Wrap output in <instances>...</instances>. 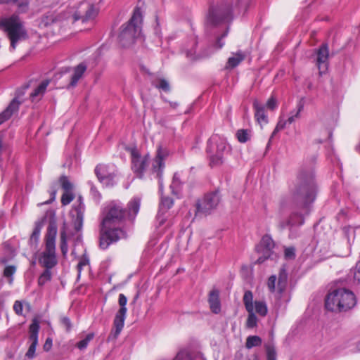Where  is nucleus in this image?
I'll return each instance as SVG.
<instances>
[{"label": "nucleus", "instance_id": "nucleus-54", "mask_svg": "<svg viewBox=\"0 0 360 360\" xmlns=\"http://www.w3.org/2000/svg\"><path fill=\"white\" fill-rule=\"evenodd\" d=\"M51 198L49 200H46L42 203H40L39 204V205H46V204H50L54 200H55V198H56V192H53L52 194H51Z\"/></svg>", "mask_w": 360, "mask_h": 360}, {"label": "nucleus", "instance_id": "nucleus-56", "mask_svg": "<svg viewBox=\"0 0 360 360\" xmlns=\"http://www.w3.org/2000/svg\"><path fill=\"white\" fill-rule=\"evenodd\" d=\"M39 235V230L35 229L32 233V237H38Z\"/></svg>", "mask_w": 360, "mask_h": 360}, {"label": "nucleus", "instance_id": "nucleus-43", "mask_svg": "<svg viewBox=\"0 0 360 360\" xmlns=\"http://www.w3.org/2000/svg\"><path fill=\"white\" fill-rule=\"evenodd\" d=\"M89 264V257L84 254L79 259V262L77 264V270H78V273H79V275L80 274L82 269L86 266H88Z\"/></svg>", "mask_w": 360, "mask_h": 360}, {"label": "nucleus", "instance_id": "nucleus-40", "mask_svg": "<svg viewBox=\"0 0 360 360\" xmlns=\"http://www.w3.org/2000/svg\"><path fill=\"white\" fill-rule=\"evenodd\" d=\"M266 358L267 360H276V352L274 345H266Z\"/></svg>", "mask_w": 360, "mask_h": 360}, {"label": "nucleus", "instance_id": "nucleus-59", "mask_svg": "<svg viewBox=\"0 0 360 360\" xmlns=\"http://www.w3.org/2000/svg\"><path fill=\"white\" fill-rule=\"evenodd\" d=\"M35 264H36V262L34 260L32 262V265H35Z\"/></svg>", "mask_w": 360, "mask_h": 360}, {"label": "nucleus", "instance_id": "nucleus-46", "mask_svg": "<svg viewBox=\"0 0 360 360\" xmlns=\"http://www.w3.org/2000/svg\"><path fill=\"white\" fill-rule=\"evenodd\" d=\"M285 257L288 259H294L295 257V250L292 247L287 248L285 249Z\"/></svg>", "mask_w": 360, "mask_h": 360}, {"label": "nucleus", "instance_id": "nucleus-19", "mask_svg": "<svg viewBox=\"0 0 360 360\" xmlns=\"http://www.w3.org/2000/svg\"><path fill=\"white\" fill-rule=\"evenodd\" d=\"M329 51L326 44L322 45L317 51L316 65L319 74H323L328 69Z\"/></svg>", "mask_w": 360, "mask_h": 360}, {"label": "nucleus", "instance_id": "nucleus-53", "mask_svg": "<svg viewBox=\"0 0 360 360\" xmlns=\"http://www.w3.org/2000/svg\"><path fill=\"white\" fill-rule=\"evenodd\" d=\"M52 346V340L51 338H47L46 342L44 345V349L45 351H49Z\"/></svg>", "mask_w": 360, "mask_h": 360}, {"label": "nucleus", "instance_id": "nucleus-51", "mask_svg": "<svg viewBox=\"0 0 360 360\" xmlns=\"http://www.w3.org/2000/svg\"><path fill=\"white\" fill-rule=\"evenodd\" d=\"M288 124L287 121L280 117L276 126V131H281L283 129L286 125Z\"/></svg>", "mask_w": 360, "mask_h": 360}, {"label": "nucleus", "instance_id": "nucleus-16", "mask_svg": "<svg viewBox=\"0 0 360 360\" xmlns=\"http://www.w3.org/2000/svg\"><path fill=\"white\" fill-rule=\"evenodd\" d=\"M39 328V321L37 319L34 318L29 327V339L31 344L25 354V356L30 359H32L35 356Z\"/></svg>", "mask_w": 360, "mask_h": 360}, {"label": "nucleus", "instance_id": "nucleus-4", "mask_svg": "<svg viewBox=\"0 0 360 360\" xmlns=\"http://www.w3.org/2000/svg\"><path fill=\"white\" fill-rule=\"evenodd\" d=\"M142 20L143 18L140 9L136 8L128 22L120 27L118 41L122 47L131 46L140 37Z\"/></svg>", "mask_w": 360, "mask_h": 360}, {"label": "nucleus", "instance_id": "nucleus-27", "mask_svg": "<svg viewBox=\"0 0 360 360\" xmlns=\"http://www.w3.org/2000/svg\"><path fill=\"white\" fill-rule=\"evenodd\" d=\"M50 81L49 79H46L42 81L37 87H36L34 91L31 93L30 97L34 101L35 99L40 98L44 94L47 86H49Z\"/></svg>", "mask_w": 360, "mask_h": 360}, {"label": "nucleus", "instance_id": "nucleus-39", "mask_svg": "<svg viewBox=\"0 0 360 360\" xmlns=\"http://www.w3.org/2000/svg\"><path fill=\"white\" fill-rule=\"evenodd\" d=\"M75 195L72 191H67L63 193L61 197V203L63 205H69L74 199Z\"/></svg>", "mask_w": 360, "mask_h": 360}, {"label": "nucleus", "instance_id": "nucleus-50", "mask_svg": "<svg viewBox=\"0 0 360 360\" xmlns=\"http://www.w3.org/2000/svg\"><path fill=\"white\" fill-rule=\"evenodd\" d=\"M266 107L270 110H274L277 107V102L275 98L270 97L266 102Z\"/></svg>", "mask_w": 360, "mask_h": 360}, {"label": "nucleus", "instance_id": "nucleus-57", "mask_svg": "<svg viewBox=\"0 0 360 360\" xmlns=\"http://www.w3.org/2000/svg\"><path fill=\"white\" fill-rule=\"evenodd\" d=\"M8 2V0H0V4H4Z\"/></svg>", "mask_w": 360, "mask_h": 360}, {"label": "nucleus", "instance_id": "nucleus-28", "mask_svg": "<svg viewBox=\"0 0 360 360\" xmlns=\"http://www.w3.org/2000/svg\"><path fill=\"white\" fill-rule=\"evenodd\" d=\"M244 59L245 55L240 51L237 52L236 53H234L233 56L229 58L226 68L230 69L234 68Z\"/></svg>", "mask_w": 360, "mask_h": 360}, {"label": "nucleus", "instance_id": "nucleus-49", "mask_svg": "<svg viewBox=\"0 0 360 360\" xmlns=\"http://www.w3.org/2000/svg\"><path fill=\"white\" fill-rule=\"evenodd\" d=\"M60 322L65 327L68 331H70L72 328L71 321L69 318L64 316L60 319Z\"/></svg>", "mask_w": 360, "mask_h": 360}, {"label": "nucleus", "instance_id": "nucleus-13", "mask_svg": "<svg viewBox=\"0 0 360 360\" xmlns=\"http://www.w3.org/2000/svg\"><path fill=\"white\" fill-rule=\"evenodd\" d=\"M95 173L101 183L110 186L115 183L117 170L113 165H98L95 169Z\"/></svg>", "mask_w": 360, "mask_h": 360}, {"label": "nucleus", "instance_id": "nucleus-22", "mask_svg": "<svg viewBox=\"0 0 360 360\" xmlns=\"http://www.w3.org/2000/svg\"><path fill=\"white\" fill-rule=\"evenodd\" d=\"M173 205V200L169 197H162L161 201L160 204L159 212L158 214V220L159 221V224L162 225L165 222V217L163 214L166 212L169 209H170Z\"/></svg>", "mask_w": 360, "mask_h": 360}, {"label": "nucleus", "instance_id": "nucleus-2", "mask_svg": "<svg viewBox=\"0 0 360 360\" xmlns=\"http://www.w3.org/2000/svg\"><path fill=\"white\" fill-rule=\"evenodd\" d=\"M98 9L94 5L87 3H81L77 8H69L65 11L56 15L47 16L45 25L51 23L73 24L81 19L82 21H88L96 18L98 14Z\"/></svg>", "mask_w": 360, "mask_h": 360}, {"label": "nucleus", "instance_id": "nucleus-1", "mask_svg": "<svg viewBox=\"0 0 360 360\" xmlns=\"http://www.w3.org/2000/svg\"><path fill=\"white\" fill-rule=\"evenodd\" d=\"M127 219V212L119 202H111L108 207L106 215L103 219L101 230V248L105 250L109 245L125 237V231L122 226Z\"/></svg>", "mask_w": 360, "mask_h": 360}, {"label": "nucleus", "instance_id": "nucleus-26", "mask_svg": "<svg viewBox=\"0 0 360 360\" xmlns=\"http://www.w3.org/2000/svg\"><path fill=\"white\" fill-rule=\"evenodd\" d=\"M141 205V198L139 197L133 198L128 203V212L127 217L134 219L139 211Z\"/></svg>", "mask_w": 360, "mask_h": 360}, {"label": "nucleus", "instance_id": "nucleus-38", "mask_svg": "<svg viewBox=\"0 0 360 360\" xmlns=\"http://www.w3.org/2000/svg\"><path fill=\"white\" fill-rule=\"evenodd\" d=\"M238 140L240 143L247 142L250 137V132L247 129H239L236 133Z\"/></svg>", "mask_w": 360, "mask_h": 360}, {"label": "nucleus", "instance_id": "nucleus-52", "mask_svg": "<svg viewBox=\"0 0 360 360\" xmlns=\"http://www.w3.org/2000/svg\"><path fill=\"white\" fill-rule=\"evenodd\" d=\"M186 56L191 59V60H193V59H195L197 58L198 57L196 56L195 55V50L192 49L191 50H188L186 51Z\"/></svg>", "mask_w": 360, "mask_h": 360}, {"label": "nucleus", "instance_id": "nucleus-31", "mask_svg": "<svg viewBox=\"0 0 360 360\" xmlns=\"http://www.w3.org/2000/svg\"><path fill=\"white\" fill-rule=\"evenodd\" d=\"M304 224V217L302 214L293 212L288 221V224L290 226H300Z\"/></svg>", "mask_w": 360, "mask_h": 360}, {"label": "nucleus", "instance_id": "nucleus-36", "mask_svg": "<svg viewBox=\"0 0 360 360\" xmlns=\"http://www.w3.org/2000/svg\"><path fill=\"white\" fill-rule=\"evenodd\" d=\"M51 279V272L49 269H46L38 278L39 285H44Z\"/></svg>", "mask_w": 360, "mask_h": 360}, {"label": "nucleus", "instance_id": "nucleus-34", "mask_svg": "<svg viewBox=\"0 0 360 360\" xmlns=\"http://www.w3.org/2000/svg\"><path fill=\"white\" fill-rule=\"evenodd\" d=\"M94 333H90L87 334L83 340L79 341L77 343V345H76L77 347L80 350H83V349H86L89 343L94 339Z\"/></svg>", "mask_w": 360, "mask_h": 360}, {"label": "nucleus", "instance_id": "nucleus-11", "mask_svg": "<svg viewBox=\"0 0 360 360\" xmlns=\"http://www.w3.org/2000/svg\"><path fill=\"white\" fill-rule=\"evenodd\" d=\"M169 151L167 148L159 146L157 149L156 156L153 160L151 172L155 177L159 179L160 191L162 190V175L165 168V160L169 156Z\"/></svg>", "mask_w": 360, "mask_h": 360}, {"label": "nucleus", "instance_id": "nucleus-37", "mask_svg": "<svg viewBox=\"0 0 360 360\" xmlns=\"http://www.w3.org/2000/svg\"><path fill=\"white\" fill-rule=\"evenodd\" d=\"M16 271V266L14 265H9L5 267L4 271V276L8 278L10 284L13 283V276Z\"/></svg>", "mask_w": 360, "mask_h": 360}, {"label": "nucleus", "instance_id": "nucleus-10", "mask_svg": "<svg viewBox=\"0 0 360 360\" xmlns=\"http://www.w3.org/2000/svg\"><path fill=\"white\" fill-rule=\"evenodd\" d=\"M220 200L221 196L218 191L206 193L196 202L195 215L210 214L218 207Z\"/></svg>", "mask_w": 360, "mask_h": 360}, {"label": "nucleus", "instance_id": "nucleus-7", "mask_svg": "<svg viewBox=\"0 0 360 360\" xmlns=\"http://www.w3.org/2000/svg\"><path fill=\"white\" fill-rule=\"evenodd\" d=\"M233 10V0H224L217 5L212 6L206 18L207 25L216 26L230 21L232 19Z\"/></svg>", "mask_w": 360, "mask_h": 360}, {"label": "nucleus", "instance_id": "nucleus-41", "mask_svg": "<svg viewBox=\"0 0 360 360\" xmlns=\"http://www.w3.org/2000/svg\"><path fill=\"white\" fill-rule=\"evenodd\" d=\"M60 249L63 255L64 256L66 255L68 248L66 238V233L65 231L62 232L60 234Z\"/></svg>", "mask_w": 360, "mask_h": 360}, {"label": "nucleus", "instance_id": "nucleus-21", "mask_svg": "<svg viewBox=\"0 0 360 360\" xmlns=\"http://www.w3.org/2000/svg\"><path fill=\"white\" fill-rule=\"evenodd\" d=\"M86 70V65L84 63H80L73 68L70 77V81L66 88L70 89L77 86L79 80L83 77Z\"/></svg>", "mask_w": 360, "mask_h": 360}, {"label": "nucleus", "instance_id": "nucleus-29", "mask_svg": "<svg viewBox=\"0 0 360 360\" xmlns=\"http://www.w3.org/2000/svg\"><path fill=\"white\" fill-rule=\"evenodd\" d=\"M254 311L261 316H265L268 312L267 305L264 301H255L253 303Z\"/></svg>", "mask_w": 360, "mask_h": 360}, {"label": "nucleus", "instance_id": "nucleus-45", "mask_svg": "<svg viewBox=\"0 0 360 360\" xmlns=\"http://www.w3.org/2000/svg\"><path fill=\"white\" fill-rule=\"evenodd\" d=\"M60 182L61 184L62 188L64 189L65 191H72V184L69 181L68 178L65 176H63L60 179Z\"/></svg>", "mask_w": 360, "mask_h": 360}, {"label": "nucleus", "instance_id": "nucleus-55", "mask_svg": "<svg viewBox=\"0 0 360 360\" xmlns=\"http://www.w3.org/2000/svg\"><path fill=\"white\" fill-rule=\"evenodd\" d=\"M279 131H276V128L274 129V130L273 131L271 136H270V139L269 140V143L271 141V139L274 138V136H276V134Z\"/></svg>", "mask_w": 360, "mask_h": 360}, {"label": "nucleus", "instance_id": "nucleus-14", "mask_svg": "<svg viewBox=\"0 0 360 360\" xmlns=\"http://www.w3.org/2000/svg\"><path fill=\"white\" fill-rule=\"evenodd\" d=\"M118 302L120 308L116 313L113 321V325L115 328L114 335L115 338L120 335L124 325V321L127 311V309L126 307L127 303V297L124 294H120Z\"/></svg>", "mask_w": 360, "mask_h": 360}, {"label": "nucleus", "instance_id": "nucleus-15", "mask_svg": "<svg viewBox=\"0 0 360 360\" xmlns=\"http://www.w3.org/2000/svg\"><path fill=\"white\" fill-rule=\"evenodd\" d=\"M288 274L284 269H281L279 274V277L276 283V276L273 275L271 276L267 282V286L269 290L271 292H277L278 297H281L282 293L285 290L287 286Z\"/></svg>", "mask_w": 360, "mask_h": 360}, {"label": "nucleus", "instance_id": "nucleus-47", "mask_svg": "<svg viewBox=\"0 0 360 360\" xmlns=\"http://www.w3.org/2000/svg\"><path fill=\"white\" fill-rule=\"evenodd\" d=\"M23 306L21 302L15 301L13 305V310L18 315H22Z\"/></svg>", "mask_w": 360, "mask_h": 360}, {"label": "nucleus", "instance_id": "nucleus-24", "mask_svg": "<svg viewBox=\"0 0 360 360\" xmlns=\"http://www.w3.org/2000/svg\"><path fill=\"white\" fill-rule=\"evenodd\" d=\"M20 102L14 98L6 109L0 114V124L8 120L14 112L18 110Z\"/></svg>", "mask_w": 360, "mask_h": 360}, {"label": "nucleus", "instance_id": "nucleus-12", "mask_svg": "<svg viewBox=\"0 0 360 360\" xmlns=\"http://www.w3.org/2000/svg\"><path fill=\"white\" fill-rule=\"evenodd\" d=\"M85 205L82 196H79L70 212L71 225L75 233H79L83 226Z\"/></svg>", "mask_w": 360, "mask_h": 360}, {"label": "nucleus", "instance_id": "nucleus-3", "mask_svg": "<svg viewBox=\"0 0 360 360\" xmlns=\"http://www.w3.org/2000/svg\"><path fill=\"white\" fill-rule=\"evenodd\" d=\"M315 195V186L312 174L300 172L297 176L294 188L291 190L292 201L302 207H306L314 200Z\"/></svg>", "mask_w": 360, "mask_h": 360}, {"label": "nucleus", "instance_id": "nucleus-44", "mask_svg": "<svg viewBox=\"0 0 360 360\" xmlns=\"http://www.w3.org/2000/svg\"><path fill=\"white\" fill-rule=\"evenodd\" d=\"M154 85L156 88L162 89L165 91H169V84L167 80L165 79H160L158 81V83H154Z\"/></svg>", "mask_w": 360, "mask_h": 360}, {"label": "nucleus", "instance_id": "nucleus-18", "mask_svg": "<svg viewBox=\"0 0 360 360\" xmlns=\"http://www.w3.org/2000/svg\"><path fill=\"white\" fill-rule=\"evenodd\" d=\"M243 301L245 309L248 312L246 326L248 328H252L255 327L257 323V318L254 312L252 292L250 290L245 291L243 295Z\"/></svg>", "mask_w": 360, "mask_h": 360}, {"label": "nucleus", "instance_id": "nucleus-32", "mask_svg": "<svg viewBox=\"0 0 360 360\" xmlns=\"http://www.w3.org/2000/svg\"><path fill=\"white\" fill-rule=\"evenodd\" d=\"M262 344V339L257 335L249 336L246 339L245 347L251 349L254 347L259 346Z\"/></svg>", "mask_w": 360, "mask_h": 360}, {"label": "nucleus", "instance_id": "nucleus-23", "mask_svg": "<svg viewBox=\"0 0 360 360\" xmlns=\"http://www.w3.org/2000/svg\"><path fill=\"white\" fill-rule=\"evenodd\" d=\"M253 107L255 110V117L258 123L261 126L267 124L268 118L264 112V107L257 100L254 101Z\"/></svg>", "mask_w": 360, "mask_h": 360}, {"label": "nucleus", "instance_id": "nucleus-6", "mask_svg": "<svg viewBox=\"0 0 360 360\" xmlns=\"http://www.w3.org/2000/svg\"><path fill=\"white\" fill-rule=\"evenodd\" d=\"M57 227L54 224H50L46 235V248L39 257V263L46 269H52L57 264L56 255V238Z\"/></svg>", "mask_w": 360, "mask_h": 360}, {"label": "nucleus", "instance_id": "nucleus-17", "mask_svg": "<svg viewBox=\"0 0 360 360\" xmlns=\"http://www.w3.org/2000/svg\"><path fill=\"white\" fill-rule=\"evenodd\" d=\"M131 169L139 177L143 176L145 168L148 162V156H141L136 148H131Z\"/></svg>", "mask_w": 360, "mask_h": 360}, {"label": "nucleus", "instance_id": "nucleus-33", "mask_svg": "<svg viewBox=\"0 0 360 360\" xmlns=\"http://www.w3.org/2000/svg\"><path fill=\"white\" fill-rule=\"evenodd\" d=\"M303 110V105L299 104L297 106V109L296 110H292L290 112V116L286 120L288 124L293 123L295 120L299 119L300 117V113Z\"/></svg>", "mask_w": 360, "mask_h": 360}, {"label": "nucleus", "instance_id": "nucleus-60", "mask_svg": "<svg viewBox=\"0 0 360 360\" xmlns=\"http://www.w3.org/2000/svg\"><path fill=\"white\" fill-rule=\"evenodd\" d=\"M238 1H237V2H236V3H235V4H234V5H235V6H236L238 5Z\"/></svg>", "mask_w": 360, "mask_h": 360}, {"label": "nucleus", "instance_id": "nucleus-30", "mask_svg": "<svg viewBox=\"0 0 360 360\" xmlns=\"http://www.w3.org/2000/svg\"><path fill=\"white\" fill-rule=\"evenodd\" d=\"M181 186V182L180 180L179 175L178 174H174V175L173 176L172 182L170 185V188L172 189L173 194L179 195L180 193Z\"/></svg>", "mask_w": 360, "mask_h": 360}, {"label": "nucleus", "instance_id": "nucleus-20", "mask_svg": "<svg viewBox=\"0 0 360 360\" xmlns=\"http://www.w3.org/2000/svg\"><path fill=\"white\" fill-rule=\"evenodd\" d=\"M274 248V243L272 238L268 236H264L260 243V248L264 255L257 259V263L262 264L271 255L272 249Z\"/></svg>", "mask_w": 360, "mask_h": 360}, {"label": "nucleus", "instance_id": "nucleus-58", "mask_svg": "<svg viewBox=\"0 0 360 360\" xmlns=\"http://www.w3.org/2000/svg\"><path fill=\"white\" fill-rule=\"evenodd\" d=\"M357 347H358V350L360 351V342L358 344Z\"/></svg>", "mask_w": 360, "mask_h": 360}, {"label": "nucleus", "instance_id": "nucleus-48", "mask_svg": "<svg viewBox=\"0 0 360 360\" xmlns=\"http://www.w3.org/2000/svg\"><path fill=\"white\" fill-rule=\"evenodd\" d=\"M228 34V30H226L219 38L217 39V41L214 45L217 49H219L223 47L224 45V42L222 41L223 38L226 37Z\"/></svg>", "mask_w": 360, "mask_h": 360}, {"label": "nucleus", "instance_id": "nucleus-25", "mask_svg": "<svg viewBox=\"0 0 360 360\" xmlns=\"http://www.w3.org/2000/svg\"><path fill=\"white\" fill-rule=\"evenodd\" d=\"M208 302L212 311L214 314H218L221 310L219 292L218 290H212L210 292Z\"/></svg>", "mask_w": 360, "mask_h": 360}, {"label": "nucleus", "instance_id": "nucleus-9", "mask_svg": "<svg viewBox=\"0 0 360 360\" xmlns=\"http://www.w3.org/2000/svg\"><path fill=\"white\" fill-rule=\"evenodd\" d=\"M0 27L8 34L11 40V46L15 49L16 43L26 38V32L19 18L15 15L0 21Z\"/></svg>", "mask_w": 360, "mask_h": 360}, {"label": "nucleus", "instance_id": "nucleus-42", "mask_svg": "<svg viewBox=\"0 0 360 360\" xmlns=\"http://www.w3.org/2000/svg\"><path fill=\"white\" fill-rule=\"evenodd\" d=\"M14 3L16 4L19 12L23 13L27 11L28 7L27 0H14Z\"/></svg>", "mask_w": 360, "mask_h": 360}, {"label": "nucleus", "instance_id": "nucleus-5", "mask_svg": "<svg viewBox=\"0 0 360 360\" xmlns=\"http://www.w3.org/2000/svg\"><path fill=\"white\" fill-rule=\"evenodd\" d=\"M356 304L354 294L346 288H338L330 292L326 298V308L332 311H346Z\"/></svg>", "mask_w": 360, "mask_h": 360}, {"label": "nucleus", "instance_id": "nucleus-35", "mask_svg": "<svg viewBox=\"0 0 360 360\" xmlns=\"http://www.w3.org/2000/svg\"><path fill=\"white\" fill-rule=\"evenodd\" d=\"M173 360H194L191 353L188 349H181Z\"/></svg>", "mask_w": 360, "mask_h": 360}, {"label": "nucleus", "instance_id": "nucleus-8", "mask_svg": "<svg viewBox=\"0 0 360 360\" xmlns=\"http://www.w3.org/2000/svg\"><path fill=\"white\" fill-rule=\"evenodd\" d=\"M229 151L230 147L224 137L218 134H214L210 138L207 152L209 154L210 164L212 167L222 164L225 155Z\"/></svg>", "mask_w": 360, "mask_h": 360}]
</instances>
